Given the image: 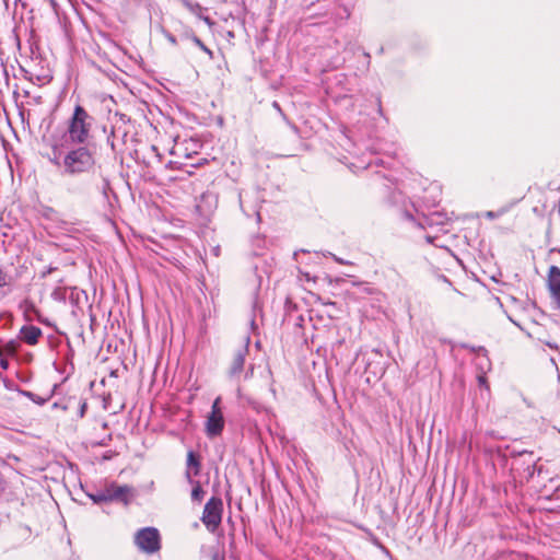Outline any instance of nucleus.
Returning <instances> with one entry per match:
<instances>
[{"instance_id": "nucleus-37", "label": "nucleus", "mask_w": 560, "mask_h": 560, "mask_svg": "<svg viewBox=\"0 0 560 560\" xmlns=\"http://www.w3.org/2000/svg\"><path fill=\"white\" fill-rule=\"evenodd\" d=\"M54 213H56V211H55L52 208H47V209H46V211H45V213H44V215H45L46 218H50V217H51V214H54Z\"/></svg>"}, {"instance_id": "nucleus-35", "label": "nucleus", "mask_w": 560, "mask_h": 560, "mask_svg": "<svg viewBox=\"0 0 560 560\" xmlns=\"http://www.w3.org/2000/svg\"><path fill=\"white\" fill-rule=\"evenodd\" d=\"M206 163H208V160L202 158V159H199L197 162L191 163V166L198 167V166H201V165H203Z\"/></svg>"}, {"instance_id": "nucleus-44", "label": "nucleus", "mask_w": 560, "mask_h": 560, "mask_svg": "<svg viewBox=\"0 0 560 560\" xmlns=\"http://www.w3.org/2000/svg\"><path fill=\"white\" fill-rule=\"evenodd\" d=\"M4 487H5V482L2 478V476L0 475V492L4 490Z\"/></svg>"}, {"instance_id": "nucleus-39", "label": "nucleus", "mask_w": 560, "mask_h": 560, "mask_svg": "<svg viewBox=\"0 0 560 560\" xmlns=\"http://www.w3.org/2000/svg\"><path fill=\"white\" fill-rule=\"evenodd\" d=\"M363 292H365L368 294H373L374 293V288H371V287H368V285H363Z\"/></svg>"}, {"instance_id": "nucleus-50", "label": "nucleus", "mask_w": 560, "mask_h": 560, "mask_svg": "<svg viewBox=\"0 0 560 560\" xmlns=\"http://www.w3.org/2000/svg\"><path fill=\"white\" fill-rule=\"evenodd\" d=\"M183 155H185L186 158H191L189 153H186V150L183 152Z\"/></svg>"}, {"instance_id": "nucleus-19", "label": "nucleus", "mask_w": 560, "mask_h": 560, "mask_svg": "<svg viewBox=\"0 0 560 560\" xmlns=\"http://www.w3.org/2000/svg\"><path fill=\"white\" fill-rule=\"evenodd\" d=\"M85 493L95 504L106 502V498L103 495L102 490H96L95 492L85 491Z\"/></svg>"}, {"instance_id": "nucleus-52", "label": "nucleus", "mask_w": 560, "mask_h": 560, "mask_svg": "<svg viewBox=\"0 0 560 560\" xmlns=\"http://www.w3.org/2000/svg\"><path fill=\"white\" fill-rule=\"evenodd\" d=\"M110 457H112V456H110V455H108V454H105V455H104V459H109Z\"/></svg>"}, {"instance_id": "nucleus-3", "label": "nucleus", "mask_w": 560, "mask_h": 560, "mask_svg": "<svg viewBox=\"0 0 560 560\" xmlns=\"http://www.w3.org/2000/svg\"><path fill=\"white\" fill-rule=\"evenodd\" d=\"M223 502L219 497H211L206 503L201 516V522L208 530L213 532L222 521Z\"/></svg>"}, {"instance_id": "nucleus-8", "label": "nucleus", "mask_w": 560, "mask_h": 560, "mask_svg": "<svg viewBox=\"0 0 560 560\" xmlns=\"http://www.w3.org/2000/svg\"><path fill=\"white\" fill-rule=\"evenodd\" d=\"M547 285L551 298L557 303V307L560 310V268L551 266L548 270Z\"/></svg>"}, {"instance_id": "nucleus-41", "label": "nucleus", "mask_w": 560, "mask_h": 560, "mask_svg": "<svg viewBox=\"0 0 560 560\" xmlns=\"http://www.w3.org/2000/svg\"><path fill=\"white\" fill-rule=\"evenodd\" d=\"M254 368L253 365L249 366V369L245 373V378H249L253 375Z\"/></svg>"}, {"instance_id": "nucleus-15", "label": "nucleus", "mask_w": 560, "mask_h": 560, "mask_svg": "<svg viewBox=\"0 0 560 560\" xmlns=\"http://www.w3.org/2000/svg\"><path fill=\"white\" fill-rule=\"evenodd\" d=\"M16 390L21 396L28 398L30 400H32L33 402H35L38 406L45 405L51 397V395H49L47 397H42L33 392H30L26 389H21V388H18Z\"/></svg>"}, {"instance_id": "nucleus-23", "label": "nucleus", "mask_w": 560, "mask_h": 560, "mask_svg": "<svg viewBox=\"0 0 560 560\" xmlns=\"http://www.w3.org/2000/svg\"><path fill=\"white\" fill-rule=\"evenodd\" d=\"M460 348L468 349L469 351L476 352V353H485V354L487 353V349L485 347H482V346L474 347V346H470L468 343H462Z\"/></svg>"}, {"instance_id": "nucleus-2", "label": "nucleus", "mask_w": 560, "mask_h": 560, "mask_svg": "<svg viewBox=\"0 0 560 560\" xmlns=\"http://www.w3.org/2000/svg\"><path fill=\"white\" fill-rule=\"evenodd\" d=\"M94 118L86 109L77 105L68 120L66 142L69 144L96 143L91 135Z\"/></svg>"}, {"instance_id": "nucleus-11", "label": "nucleus", "mask_w": 560, "mask_h": 560, "mask_svg": "<svg viewBox=\"0 0 560 560\" xmlns=\"http://www.w3.org/2000/svg\"><path fill=\"white\" fill-rule=\"evenodd\" d=\"M136 491L132 487L128 485H117L113 491V502H119L125 505H128L131 500L135 498Z\"/></svg>"}, {"instance_id": "nucleus-9", "label": "nucleus", "mask_w": 560, "mask_h": 560, "mask_svg": "<svg viewBox=\"0 0 560 560\" xmlns=\"http://www.w3.org/2000/svg\"><path fill=\"white\" fill-rule=\"evenodd\" d=\"M224 429V418L223 415H212L210 413L207 418L206 422V432L209 438L218 436L222 433Z\"/></svg>"}, {"instance_id": "nucleus-30", "label": "nucleus", "mask_w": 560, "mask_h": 560, "mask_svg": "<svg viewBox=\"0 0 560 560\" xmlns=\"http://www.w3.org/2000/svg\"><path fill=\"white\" fill-rule=\"evenodd\" d=\"M478 383H479L480 386H485L487 389H489V385L487 383L486 375H479L478 376Z\"/></svg>"}, {"instance_id": "nucleus-53", "label": "nucleus", "mask_w": 560, "mask_h": 560, "mask_svg": "<svg viewBox=\"0 0 560 560\" xmlns=\"http://www.w3.org/2000/svg\"><path fill=\"white\" fill-rule=\"evenodd\" d=\"M427 240H428V242H430V243L432 242V237H431V236H429V235L427 236Z\"/></svg>"}, {"instance_id": "nucleus-48", "label": "nucleus", "mask_w": 560, "mask_h": 560, "mask_svg": "<svg viewBox=\"0 0 560 560\" xmlns=\"http://www.w3.org/2000/svg\"><path fill=\"white\" fill-rule=\"evenodd\" d=\"M364 56L368 59V65H370V54L369 52H364Z\"/></svg>"}, {"instance_id": "nucleus-32", "label": "nucleus", "mask_w": 560, "mask_h": 560, "mask_svg": "<svg viewBox=\"0 0 560 560\" xmlns=\"http://www.w3.org/2000/svg\"><path fill=\"white\" fill-rule=\"evenodd\" d=\"M332 257H334L335 261H337V262H338V264H340V265H352V262H351V261H349V260H345V259L339 258V257H337V256H335V255H332Z\"/></svg>"}, {"instance_id": "nucleus-27", "label": "nucleus", "mask_w": 560, "mask_h": 560, "mask_svg": "<svg viewBox=\"0 0 560 560\" xmlns=\"http://www.w3.org/2000/svg\"><path fill=\"white\" fill-rule=\"evenodd\" d=\"M10 283V277L7 272L0 267V288H3Z\"/></svg>"}, {"instance_id": "nucleus-4", "label": "nucleus", "mask_w": 560, "mask_h": 560, "mask_svg": "<svg viewBox=\"0 0 560 560\" xmlns=\"http://www.w3.org/2000/svg\"><path fill=\"white\" fill-rule=\"evenodd\" d=\"M135 544L147 553H154L161 549V536L155 527H144L137 532Z\"/></svg>"}, {"instance_id": "nucleus-6", "label": "nucleus", "mask_w": 560, "mask_h": 560, "mask_svg": "<svg viewBox=\"0 0 560 560\" xmlns=\"http://www.w3.org/2000/svg\"><path fill=\"white\" fill-rule=\"evenodd\" d=\"M451 218L447 213L442 211H432L427 214H422L418 224L420 228H436L439 232L447 233V225L450 224Z\"/></svg>"}, {"instance_id": "nucleus-10", "label": "nucleus", "mask_w": 560, "mask_h": 560, "mask_svg": "<svg viewBox=\"0 0 560 560\" xmlns=\"http://www.w3.org/2000/svg\"><path fill=\"white\" fill-rule=\"evenodd\" d=\"M42 335V329L34 325H24L20 329V338L28 346L37 345Z\"/></svg>"}, {"instance_id": "nucleus-28", "label": "nucleus", "mask_w": 560, "mask_h": 560, "mask_svg": "<svg viewBox=\"0 0 560 560\" xmlns=\"http://www.w3.org/2000/svg\"><path fill=\"white\" fill-rule=\"evenodd\" d=\"M190 34H195L192 30H186L180 34V39H186L191 42Z\"/></svg>"}, {"instance_id": "nucleus-34", "label": "nucleus", "mask_w": 560, "mask_h": 560, "mask_svg": "<svg viewBox=\"0 0 560 560\" xmlns=\"http://www.w3.org/2000/svg\"><path fill=\"white\" fill-rule=\"evenodd\" d=\"M211 560H225V557H224V555H221L218 551H215L212 553Z\"/></svg>"}, {"instance_id": "nucleus-36", "label": "nucleus", "mask_w": 560, "mask_h": 560, "mask_svg": "<svg viewBox=\"0 0 560 560\" xmlns=\"http://www.w3.org/2000/svg\"><path fill=\"white\" fill-rule=\"evenodd\" d=\"M166 38H167V40H168L172 45H176V44H177V38H176L174 35H172L171 33H167V34H166Z\"/></svg>"}, {"instance_id": "nucleus-42", "label": "nucleus", "mask_w": 560, "mask_h": 560, "mask_svg": "<svg viewBox=\"0 0 560 560\" xmlns=\"http://www.w3.org/2000/svg\"><path fill=\"white\" fill-rule=\"evenodd\" d=\"M110 440H112V435H108V438H107V439L102 440V441L98 443V445H101V446H106V445H107V443H108V441H110Z\"/></svg>"}, {"instance_id": "nucleus-47", "label": "nucleus", "mask_w": 560, "mask_h": 560, "mask_svg": "<svg viewBox=\"0 0 560 560\" xmlns=\"http://www.w3.org/2000/svg\"><path fill=\"white\" fill-rule=\"evenodd\" d=\"M34 101H35V103L40 104L42 103V97L40 96H36V97H34Z\"/></svg>"}, {"instance_id": "nucleus-18", "label": "nucleus", "mask_w": 560, "mask_h": 560, "mask_svg": "<svg viewBox=\"0 0 560 560\" xmlns=\"http://www.w3.org/2000/svg\"><path fill=\"white\" fill-rule=\"evenodd\" d=\"M190 36L191 42L202 51H205L209 56V59H213V51L210 48H208L196 34H190Z\"/></svg>"}, {"instance_id": "nucleus-54", "label": "nucleus", "mask_w": 560, "mask_h": 560, "mask_svg": "<svg viewBox=\"0 0 560 560\" xmlns=\"http://www.w3.org/2000/svg\"><path fill=\"white\" fill-rule=\"evenodd\" d=\"M383 51H384V48H383V47H381V48H380V50H378V52H380V54H383Z\"/></svg>"}, {"instance_id": "nucleus-1", "label": "nucleus", "mask_w": 560, "mask_h": 560, "mask_svg": "<svg viewBox=\"0 0 560 560\" xmlns=\"http://www.w3.org/2000/svg\"><path fill=\"white\" fill-rule=\"evenodd\" d=\"M97 143L69 144L66 147L65 177L75 178L82 175H93L88 180H82L68 187L72 195L88 196L97 192L108 200L112 190L109 178L102 172L95 176L98 165Z\"/></svg>"}, {"instance_id": "nucleus-25", "label": "nucleus", "mask_w": 560, "mask_h": 560, "mask_svg": "<svg viewBox=\"0 0 560 560\" xmlns=\"http://www.w3.org/2000/svg\"><path fill=\"white\" fill-rule=\"evenodd\" d=\"M404 201V196L400 191H393L389 197V202L392 205H397L399 202Z\"/></svg>"}, {"instance_id": "nucleus-45", "label": "nucleus", "mask_w": 560, "mask_h": 560, "mask_svg": "<svg viewBox=\"0 0 560 560\" xmlns=\"http://www.w3.org/2000/svg\"><path fill=\"white\" fill-rule=\"evenodd\" d=\"M546 345L553 350H558V346L555 342H546Z\"/></svg>"}, {"instance_id": "nucleus-17", "label": "nucleus", "mask_w": 560, "mask_h": 560, "mask_svg": "<svg viewBox=\"0 0 560 560\" xmlns=\"http://www.w3.org/2000/svg\"><path fill=\"white\" fill-rule=\"evenodd\" d=\"M272 107L275 108V110H277V112L280 114V116L282 117V119H283V120L285 121V124H287V125L292 129V131H293L294 133H299V128H298V126H296L294 122H292V121L288 118V116L283 113V110H282V108H281L280 104H279L277 101H273V102H272Z\"/></svg>"}, {"instance_id": "nucleus-12", "label": "nucleus", "mask_w": 560, "mask_h": 560, "mask_svg": "<svg viewBox=\"0 0 560 560\" xmlns=\"http://www.w3.org/2000/svg\"><path fill=\"white\" fill-rule=\"evenodd\" d=\"M49 162L59 168L62 176H65V162H66V147H52L51 155L48 158Z\"/></svg>"}, {"instance_id": "nucleus-46", "label": "nucleus", "mask_w": 560, "mask_h": 560, "mask_svg": "<svg viewBox=\"0 0 560 560\" xmlns=\"http://www.w3.org/2000/svg\"><path fill=\"white\" fill-rule=\"evenodd\" d=\"M487 217L490 219L495 218V214L492 211L487 212Z\"/></svg>"}, {"instance_id": "nucleus-24", "label": "nucleus", "mask_w": 560, "mask_h": 560, "mask_svg": "<svg viewBox=\"0 0 560 560\" xmlns=\"http://www.w3.org/2000/svg\"><path fill=\"white\" fill-rule=\"evenodd\" d=\"M81 294H84V291L79 292L75 288H72L69 296L71 303L77 305L80 301Z\"/></svg>"}, {"instance_id": "nucleus-22", "label": "nucleus", "mask_w": 560, "mask_h": 560, "mask_svg": "<svg viewBox=\"0 0 560 560\" xmlns=\"http://www.w3.org/2000/svg\"><path fill=\"white\" fill-rule=\"evenodd\" d=\"M51 298L55 301L65 302L66 301V292L61 288H57L51 292Z\"/></svg>"}, {"instance_id": "nucleus-40", "label": "nucleus", "mask_w": 560, "mask_h": 560, "mask_svg": "<svg viewBox=\"0 0 560 560\" xmlns=\"http://www.w3.org/2000/svg\"><path fill=\"white\" fill-rule=\"evenodd\" d=\"M373 542L374 545H376L377 547H380L381 549H383L384 551L388 552V550L378 541L377 538H374L373 539Z\"/></svg>"}, {"instance_id": "nucleus-21", "label": "nucleus", "mask_w": 560, "mask_h": 560, "mask_svg": "<svg viewBox=\"0 0 560 560\" xmlns=\"http://www.w3.org/2000/svg\"><path fill=\"white\" fill-rule=\"evenodd\" d=\"M116 488V482L109 483L104 489H101L103 492V495L106 498V502H113V491Z\"/></svg>"}, {"instance_id": "nucleus-33", "label": "nucleus", "mask_w": 560, "mask_h": 560, "mask_svg": "<svg viewBox=\"0 0 560 560\" xmlns=\"http://www.w3.org/2000/svg\"><path fill=\"white\" fill-rule=\"evenodd\" d=\"M372 164H375V165H385V161L383 159H378L376 158L373 162H369L368 166H371Z\"/></svg>"}, {"instance_id": "nucleus-20", "label": "nucleus", "mask_w": 560, "mask_h": 560, "mask_svg": "<svg viewBox=\"0 0 560 560\" xmlns=\"http://www.w3.org/2000/svg\"><path fill=\"white\" fill-rule=\"evenodd\" d=\"M74 407H78V416L79 418H83L86 412L88 404L86 400L80 398L77 399V402H74Z\"/></svg>"}, {"instance_id": "nucleus-26", "label": "nucleus", "mask_w": 560, "mask_h": 560, "mask_svg": "<svg viewBox=\"0 0 560 560\" xmlns=\"http://www.w3.org/2000/svg\"><path fill=\"white\" fill-rule=\"evenodd\" d=\"M221 398L217 397L212 404L211 412L212 415H222L221 407H220Z\"/></svg>"}, {"instance_id": "nucleus-43", "label": "nucleus", "mask_w": 560, "mask_h": 560, "mask_svg": "<svg viewBox=\"0 0 560 560\" xmlns=\"http://www.w3.org/2000/svg\"><path fill=\"white\" fill-rule=\"evenodd\" d=\"M404 214H405V217H406L408 220H410V221H413V220H415L413 215H412L409 211H405V212H404Z\"/></svg>"}, {"instance_id": "nucleus-7", "label": "nucleus", "mask_w": 560, "mask_h": 560, "mask_svg": "<svg viewBox=\"0 0 560 560\" xmlns=\"http://www.w3.org/2000/svg\"><path fill=\"white\" fill-rule=\"evenodd\" d=\"M250 342V337L246 336L244 338V345L241 346L234 353L232 362L229 368V376L232 378L240 377V375L244 371L245 359L248 354V346Z\"/></svg>"}, {"instance_id": "nucleus-51", "label": "nucleus", "mask_w": 560, "mask_h": 560, "mask_svg": "<svg viewBox=\"0 0 560 560\" xmlns=\"http://www.w3.org/2000/svg\"><path fill=\"white\" fill-rule=\"evenodd\" d=\"M50 1V4L52 5V8L56 7V1L55 0H49Z\"/></svg>"}, {"instance_id": "nucleus-16", "label": "nucleus", "mask_w": 560, "mask_h": 560, "mask_svg": "<svg viewBox=\"0 0 560 560\" xmlns=\"http://www.w3.org/2000/svg\"><path fill=\"white\" fill-rule=\"evenodd\" d=\"M74 402H77V398L75 397H69L68 399L54 402L51 408L52 409H61L63 411H68L71 408L74 407Z\"/></svg>"}, {"instance_id": "nucleus-31", "label": "nucleus", "mask_w": 560, "mask_h": 560, "mask_svg": "<svg viewBox=\"0 0 560 560\" xmlns=\"http://www.w3.org/2000/svg\"><path fill=\"white\" fill-rule=\"evenodd\" d=\"M5 349L13 353L15 351V341L11 340L5 345Z\"/></svg>"}, {"instance_id": "nucleus-38", "label": "nucleus", "mask_w": 560, "mask_h": 560, "mask_svg": "<svg viewBox=\"0 0 560 560\" xmlns=\"http://www.w3.org/2000/svg\"><path fill=\"white\" fill-rule=\"evenodd\" d=\"M0 366L3 369V370H7L9 368V362L8 360L5 359H1L0 360Z\"/></svg>"}, {"instance_id": "nucleus-5", "label": "nucleus", "mask_w": 560, "mask_h": 560, "mask_svg": "<svg viewBox=\"0 0 560 560\" xmlns=\"http://www.w3.org/2000/svg\"><path fill=\"white\" fill-rule=\"evenodd\" d=\"M518 457V466L515 469L520 471L521 477L526 481L533 480L536 472L537 475L541 474L542 466H537V459L535 458L533 452H520Z\"/></svg>"}, {"instance_id": "nucleus-49", "label": "nucleus", "mask_w": 560, "mask_h": 560, "mask_svg": "<svg viewBox=\"0 0 560 560\" xmlns=\"http://www.w3.org/2000/svg\"><path fill=\"white\" fill-rule=\"evenodd\" d=\"M550 252H557L560 254V247L552 248V249H550Z\"/></svg>"}, {"instance_id": "nucleus-14", "label": "nucleus", "mask_w": 560, "mask_h": 560, "mask_svg": "<svg viewBox=\"0 0 560 560\" xmlns=\"http://www.w3.org/2000/svg\"><path fill=\"white\" fill-rule=\"evenodd\" d=\"M200 457L194 451H189L187 454V471L190 472V469H194V476L199 475L200 472Z\"/></svg>"}, {"instance_id": "nucleus-29", "label": "nucleus", "mask_w": 560, "mask_h": 560, "mask_svg": "<svg viewBox=\"0 0 560 560\" xmlns=\"http://www.w3.org/2000/svg\"><path fill=\"white\" fill-rule=\"evenodd\" d=\"M56 270H57V267L49 266V267H47V269H45L44 271H42L40 277H42V278H45V277H47L48 275H50L51 272H54V271H56Z\"/></svg>"}, {"instance_id": "nucleus-13", "label": "nucleus", "mask_w": 560, "mask_h": 560, "mask_svg": "<svg viewBox=\"0 0 560 560\" xmlns=\"http://www.w3.org/2000/svg\"><path fill=\"white\" fill-rule=\"evenodd\" d=\"M186 478L190 485H194L192 490H191V500L200 502L205 497V491H203L200 482L194 480L191 478V472H189V471H186Z\"/></svg>"}]
</instances>
